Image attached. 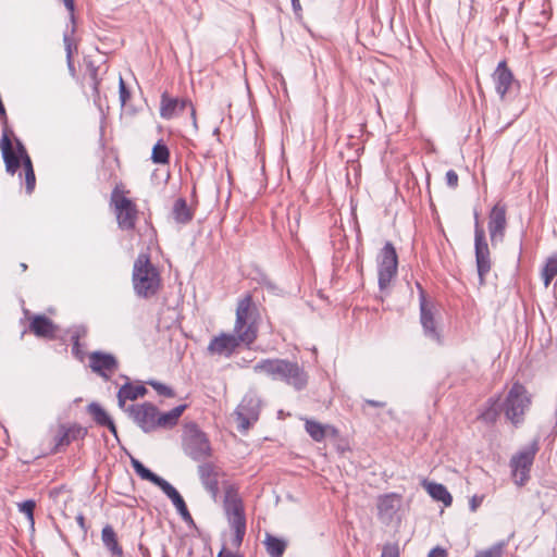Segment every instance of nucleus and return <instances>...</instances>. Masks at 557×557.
Instances as JSON below:
<instances>
[{
  "instance_id": "3c124183",
  "label": "nucleus",
  "mask_w": 557,
  "mask_h": 557,
  "mask_svg": "<svg viewBox=\"0 0 557 557\" xmlns=\"http://www.w3.org/2000/svg\"><path fill=\"white\" fill-rule=\"evenodd\" d=\"M502 556V546L494 547L490 549V557H500Z\"/></svg>"
},
{
  "instance_id": "72a5a7b5",
  "label": "nucleus",
  "mask_w": 557,
  "mask_h": 557,
  "mask_svg": "<svg viewBox=\"0 0 557 557\" xmlns=\"http://www.w3.org/2000/svg\"><path fill=\"white\" fill-rule=\"evenodd\" d=\"M308 434L315 441L321 442L325 437V426L320 422L307 420L305 424Z\"/></svg>"
},
{
  "instance_id": "f03ea898",
  "label": "nucleus",
  "mask_w": 557,
  "mask_h": 557,
  "mask_svg": "<svg viewBox=\"0 0 557 557\" xmlns=\"http://www.w3.org/2000/svg\"><path fill=\"white\" fill-rule=\"evenodd\" d=\"M258 319L259 312L252 300V296L251 294H246L237 302L236 318L232 333L242 346L250 348L257 339L259 330Z\"/></svg>"
},
{
  "instance_id": "1a4fd4ad",
  "label": "nucleus",
  "mask_w": 557,
  "mask_h": 557,
  "mask_svg": "<svg viewBox=\"0 0 557 557\" xmlns=\"http://www.w3.org/2000/svg\"><path fill=\"white\" fill-rule=\"evenodd\" d=\"M16 143V151L13 150L12 141L7 133V126L4 127V132L2 134L0 140V148L2 150V157L5 164V171L9 174H15L21 163L25 161L26 158H30L26 151L25 146L22 144L20 139H15Z\"/></svg>"
},
{
  "instance_id": "8fccbe9b",
  "label": "nucleus",
  "mask_w": 557,
  "mask_h": 557,
  "mask_svg": "<svg viewBox=\"0 0 557 557\" xmlns=\"http://www.w3.org/2000/svg\"><path fill=\"white\" fill-rule=\"evenodd\" d=\"M86 333H87L86 327H84V326H79V327H77V329L72 333V335H78V339H79L81 337L85 336V335H86Z\"/></svg>"
},
{
  "instance_id": "37998d69",
  "label": "nucleus",
  "mask_w": 557,
  "mask_h": 557,
  "mask_svg": "<svg viewBox=\"0 0 557 557\" xmlns=\"http://www.w3.org/2000/svg\"><path fill=\"white\" fill-rule=\"evenodd\" d=\"M73 346H72V352L73 355L79 359L81 361L84 359V352L81 350V345L78 342V335H72L71 336Z\"/></svg>"
},
{
  "instance_id": "0eeeda50",
  "label": "nucleus",
  "mask_w": 557,
  "mask_h": 557,
  "mask_svg": "<svg viewBox=\"0 0 557 557\" xmlns=\"http://www.w3.org/2000/svg\"><path fill=\"white\" fill-rule=\"evenodd\" d=\"M110 203L114 209L119 227L123 231L134 230L138 219L137 206L125 197L119 187L112 190Z\"/></svg>"
},
{
  "instance_id": "5fc2aeb1",
  "label": "nucleus",
  "mask_w": 557,
  "mask_h": 557,
  "mask_svg": "<svg viewBox=\"0 0 557 557\" xmlns=\"http://www.w3.org/2000/svg\"><path fill=\"white\" fill-rule=\"evenodd\" d=\"M77 523L84 529L85 528V519L82 515H79L77 518Z\"/></svg>"
},
{
  "instance_id": "13d9d810",
  "label": "nucleus",
  "mask_w": 557,
  "mask_h": 557,
  "mask_svg": "<svg viewBox=\"0 0 557 557\" xmlns=\"http://www.w3.org/2000/svg\"><path fill=\"white\" fill-rule=\"evenodd\" d=\"M122 0H114V3L119 4Z\"/></svg>"
},
{
  "instance_id": "c85d7f7f",
  "label": "nucleus",
  "mask_w": 557,
  "mask_h": 557,
  "mask_svg": "<svg viewBox=\"0 0 557 557\" xmlns=\"http://www.w3.org/2000/svg\"><path fill=\"white\" fill-rule=\"evenodd\" d=\"M173 219L180 224H186L193 219V213L184 198H178L172 209Z\"/></svg>"
},
{
  "instance_id": "4c0bfd02",
  "label": "nucleus",
  "mask_w": 557,
  "mask_h": 557,
  "mask_svg": "<svg viewBox=\"0 0 557 557\" xmlns=\"http://www.w3.org/2000/svg\"><path fill=\"white\" fill-rule=\"evenodd\" d=\"M234 531V544L239 546L244 540L246 533V522L230 524Z\"/></svg>"
},
{
  "instance_id": "423d86ee",
  "label": "nucleus",
  "mask_w": 557,
  "mask_h": 557,
  "mask_svg": "<svg viewBox=\"0 0 557 557\" xmlns=\"http://www.w3.org/2000/svg\"><path fill=\"white\" fill-rule=\"evenodd\" d=\"M183 446L185 454L195 461H202L212 455L210 441L197 424H189L184 434Z\"/></svg>"
},
{
  "instance_id": "f704fd0d",
  "label": "nucleus",
  "mask_w": 557,
  "mask_h": 557,
  "mask_svg": "<svg viewBox=\"0 0 557 557\" xmlns=\"http://www.w3.org/2000/svg\"><path fill=\"white\" fill-rule=\"evenodd\" d=\"M132 467L135 472L144 480L150 481L151 483L157 482L159 475L146 468L138 459L132 458Z\"/></svg>"
},
{
  "instance_id": "09e8293b",
  "label": "nucleus",
  "mask_w": 557,
  "mask_h": 557,
  "mask_svg": "<svg viewBox=\"0 0 557 557\" xmlns=\"http://www.w3.org/2000/svg\"><path fill=\"white\" fill-rule=\"evenodd\" d=\"M364 403L369 406H373V407H384L385 406V403L383 401H377V400H373V399H366Z\"/></svg>"
},
{
  "instance_id": "58836bf2",
  "label": "nucleus",
  "mask_w": 557,
  "mask_h": 557,
  "mask_svg": "<svg viewBox=\"0 0 557 557\" xmlns=\"http://www.w3.org/2000/svg\"><path fill=\"white\" fill-rule=\"evenodd\" d=\"M35 507H36V503L33 499H27V500L18 504L20 511L23 512L32 523H34Z\"/></svg>"
},
{
  "instance_id": "a19ab883",
  "label": "nucleus",
  "mask_w": 557,
  "mask_h": 557,
  "mask_svg": "<svg viewBox=\"0 0 557 557\" xmlns=\"http://www.w3.org/2000/svg\"><path fill=\"white\" fill-rule=\"evenodd\" d=\"M63 42H64V46H65L66 61H67L69 69L71 71H74V65H73V60H72V55H73V51H72L73 41H72L71 37L67 34H64Z\"/></svg>"
},
{
  "instance_id": "ddd939ff",
  "label": "nucleus",
  "mask_w": 557,
  "mask_h": 557,
  "mask_svg": "<svg viewBox=\"0 0 557 557\" xmlns=\"http://www.w3.org/2000/svg\"><path fill=\"white\" fill-rule=\"evenodd\" d=\"M129 414L135 423L146 433L157 429L158 408L150 404L144 403L129 407Z\"/></svg>"
},
{
  "instance_id": "79ce46f5",
  "label": "nucleus",
  "mask_w": 557,
  "mask_h": 557,
  "mask_svg": "<svg viewBox=\"0 0 557 557\" xmlns=\"http://www.w3.org/2000/svg\"><path fill=\"white\" fill-rule=\"evenodd\" d=\"M381 557H399L398 546L396 544L384 545Z\"/></svg>"
},
{
  "instance_id": "a211bd4d",
  "label": "nucleus",
  "mask_w": 557,
  "mask_h": 557,
  "mask_svg": "<svg viewBox=\"0 0 557 557\" xmlns=\"http://www.w3.org/2000/svg\"><path fill=\"white\" fill-rule=\"evenodd\" d=\"M242 345L237 342V339L232 335V333L222 332L218 336H214L207 349L210 355L231 357L238 347Z\"/></svg>"
},
{
  "instance_id": "f8f14e48",
  "label": "nucleus",
  "mask_w": 557,
  "mask_h": 557,
  "mask_svg": "<svg viewBox=\"0 0 557 557\" xmlns=\"http://www.w3.org/2000/svg\"><path fill=\"white\" fill-rule=\"evenodd\" d=\"M475 230H474V250H475V263L476 273L479 278V285H484V275L487 271V244L485 242V232L483 226L479 222V214L474 212Z\"/></svg>"
},
{
  "instance_id": "4be33fe9",
  "label": "nucleus",
  "mask_w": 557,
  "mask_h": 557,
  "mask_svg": "<svg viewBox=\"0 0 557 557\" xmlns=\"http://www.w3.org/2000/svg\"><path fill=\"white\" fill-rule=\"evenodd\" d=\"M506 206L496 203L490 212V234L493 242L502 240L506 228Z\"/></svg>"
},
{
  "instance_id": "603ef678",
  "label": "nucleus",
  "mask_w": 557,
  "mask_h": 557,
  "mask_svg": "<svg viewBox=\"0 0 557 557\" xmlns=\"http://www.w3.org/2000/svg\"><path fill=\"white\" fill-rule=\"evenodd\" d=\"M63 3L71 13L74 12V0H63Z\"/></svg>"
},
{
  "instance_id": "9d476101",
  "label": "nucleus",
  "mask_w": 557,
  "mask_h": 557,
  "mask_svg": "<svg viewBox=\"0 0 557 557\" xmlns=\"http://www.w3.org/2000/svg\"><path fill=\"white\" fill-rule=\"evenodd\" d=\"M261 400L258 396L246 395L236 409L238 429L246 432L259 419Z\"/></svg>"
},
{
  "instance_id": "6ab92c4d",
  "label": "nucleus",
  "mask_w": 557,
  "mask_h": 557,
  "mask_svg": "<svg viewBox=\"0 0 557 557\" xmlns=\"http://www.w3.org/2000/svg\"><path fill=\"white\" fill-rule=\"evenodd\" d=\"M198 475L205 490L216 500L219 495V470L211 462H203L198 466Z\"/></svg>"
},
{
  "instance_id": "cd10ccee",
  "label": "nucleus",
  "mask_w": 557,
  "mask_h": 557,
  "mask_svg": "<svg viewBox=\"0 0 557 557\" xmlns=\"http://www.w3.org/2000/svg\"><path fill=\"white\" fill-rule=\"evenodd\" d=\"M101 539L104 547L114 556L122 557L123 549L120 546L116 534L111 525H106L101 532Z\"/></svg>"
},
{
  "instance_id": "c9c22d12",
  "label": "nucleus",
  "mask_w": 557,
  "mask_h": 557,
  "mask_svg": "<svg viewBox=\"0 0 557 557\" xmlns=\"http://www.w3.org/2000/svg\"><path fill=\"white\" fill-rule=\"evenodd\" d=\"M170 499L172 500L176 510L178 511V513L182 516V518L184 520L191 519V516L187 509V506L178 492L174 496H172Z\"/></svg>"
},
{
  "instance_id": "aec40b11",
  "label": "nucleus",
  "mask_w": 557,
  "mask_h": 557,
  "mask_svg": "<svg viewBox=\"0 0 557 557\" xmlns=\"http://www.w3.org/2000/svg\"><path fill=\"white\" fill-rule=\"evenodd\" d=\"M493 81L495 90L502 99H504L506 94L510 92L517 85V82L505 61L498 63L493 74Z\"/></svg>"
},
{
  "instance_id": "b1692460",
  "label": "nucleus",
  "mask_w": 557,
  "mask_h": 557,
  "mask_svg": "<svg viewBox=\"0 0 557 557\" xmlns=\"http://www.w3.org/2000/svg\"><path fill=\"white\" fill-rule=\"evenodd\" d=\"M87 412L91 416L92 420L100 426H107L110 432L116 436V426L108 414V412L96 401L90 403L87 406Z\"/></svg>"
},
{
  "instance_id": "2f4dec72",
  "label": "nucleus",
  "mask_w": 557,
  "mask_h": 557,
  "mask_svg": "<svg viewBox=\"0 0 557 557\" xmlns=\"http://www.w3.org/2000/svg\"><path fill=\"white\" fill-rule=\"evenodd\" d=\"M170 159V151L166 145L162 141H158L153 148L151 153V160L157 164H166Z\"/></svg>"
},
{
  "instance_id": "39448f33",
  "label": "nucleus",
  "mask_w": 557,
  "mask_h": 557,
  "mask_svg": "<svg viewBox=\"0 0 557 557\" xmlns=\"http://www.w3.org/2000/svg\"><path fill=\"white\" fill-rule=\"evenodd\" d=\"M540 449L539 441L534 440L530 445L512 455L509 466L511 478L518 486L524 485L530 479V471Z\"/></svg>"
},
{
  "instance_id": "de8ad7c7",
  "label": "nucleus",
  "mask_w": 557,
  "mask_h": 557,
  "mask_svg": "<svg viewBox=\"0 0 557 557\" xmlns=\"http://www.w3.org/2000/svg\"><path fill=\"white\" fill-rule=\"evenodd\" d=\"M482 500H483V497H480V498L476 496L472 497V499L470 500L471 510L474 511L481 505Z\"/></svg>"
},
{
  "instance_id": "6e6d98bb",
  "label": "nucleus",
  "mask_w": 557,
  "mask_h": 557,
  "mask_svg": "<svg viewBox=\"0 0 557 557\" xmlns=\"http://www.w3.org/2000/svg\"><path fill=\"white\" fill-rule=\"evenodd\" d=\"M292 5H293L295 11L300 9L299 0H292Z\"/></svg>"
},
{
  "instance_id": "7ed1b4c3",
  "label": "nucleus",
  "mask_w": 557,
  "mask_h": 557,
  "mask_svg": "<svg viewBox=\"0 0 557 557\" xmlns=\"http://www.w3.org/2000/svg\"><path fill=\"white\" fill-rule=\"evenodd\" d=\"M132 282L138 297L149 298L157 294L161 278L148 253H139L134 262Z\"/></svg>"
},
{
  "instance_id": "a878e982",
  "label": "nucleus",
  "mask_w": 557,
  "mask_h": 557,
  "mask_svg": "<svg viewBox=\"0 0 557 557\" xmlns=\"http://www.w3.org/2000/svg\"><path fill=\"white\" fill-rule=\"evenodd\" d=\"M423 486L428 491L429 495L437 500L444 504V506L448 507L453 503V497L446 486H444L441 483L435 482H424Z\"/></svg>"
},
{
  "instance_id": "9b49d317",
  "label": "nucleus",
  "mask_w": 557,
  "mask_h": 557,
  "mask_svg": "<svg viewBox=\"0 0 557 557\" xmlns=\"http://www.w3.org/2000/svg\"><path fill=\"white\" fill-rule=\"evenodd\" d=\"M420 289V322L423 327L424 335L432 341L441 343V334L436 326L434 305L426 300V296L421 285L417 284Z\"/></svg>"
},
{
  "instance_id": "c756f323",
  "label": "nucleus",
  "mask_w": 557,
  "mask_h": 557,
  "mask_svg": "<svg viewBox=\"0 0 557 557\" xmlns=\"http://www.w3.org/2000/svg\"><path fill=\"white\" fill-rule=\"evenodd\" d=\"M264 545L270 557H282L286 549V542L270 533L265 534Z\"/></svg>"
},
{
  "instance_id": "393cba45",
  "label": "nucleus",
  "mask_w": 557,
  "mask_h": 557,
  "mask_svg": "<svg viewBox=\"0 0 557 557\" xmlns=\"http://www.w3.org/2000/svg\"><path fill=\"white\" fill-rule=\"evenodd\" d=\"M146 393L147 388L144 385H132L131 383H125L117 392L119 406L123 408L126 400H135L138 397L145 396Z\"/></svg>"
},
{
  "instance_id": "e433bc0d",
  "label": "nucleus",
  "mask_w": 557,
  "mask_h": 557,
  "mask_svg": "<svg viewBox=\"0 0 557 557\" xmlns=\"http://www.w3.org/2000/svg\"><path fill=\"white\" fill-rule=\"evenodd\" d=\"M148 384L161 396H164V397H174L175 396L174 391L170 386H168L161 382L149 381Z\"/></svg>"
},
{
  "instance_id": "4d7b16f0",
  "label": "nucleus",
  "mask_w": 557,
  "mask_h": 557,
  "mask_svg": "<svg viewBox=\"0 0 557 557\" xmlns=\"http://www.w3.org/2000/svg\"><path fill=\"white\" fill-rule=\"evenodd\" d=\"M475 557H487V550H481L479 552Z\"/></svg>"
},
{
  "instance_id": "7c9ffc66",
  "label": "nucleus",
  "mask_w": 557,
  "mask_h": 557,
  "mask_svg": "<svg viewBox=\"0 0 557 557\" xmlns=\"http://www.w3.org/2000/svg\"><path fill=\"white\" fill-rule=\"evenodd\" d=\"M557 275V256L549 257L542 270L541 276L544 286L547 288L553 278Z\"/></svg>"
},
{
  "instance_id": "dca6fc26",
  "label": "nucleus",
  "mask_w": 557,
  "mask_h": 557,
  "mask_svg": "<svg viewBox=\"0 0 557 557\" xmlns=\"http://www.w3.org/2000/svg\"><path fill=\"white\" fill-rule=\"evenodd\" d=\"M89 367L106 381L116 371L119 363L112 354L103 351H92L89 355Z\"/></svg>"
},
{
  "instance_id": "6e6552de",
  "label": "nucleus",
  "mask_w": 557,
  "mask_h": 557,
  "mask_svg": "<svg viewBox=\"0 0 557 557\" xmlns=\"http://www.w3.org/2000/svg\"><path fill=\"white\" fill-rule=\"evenodd\" d=\"M377 284L381 292L386 290L397 274L398 257L394 245L386 242L377 255Z\"/></svg>"
},
{
  "instance_id": "a18cd8bd",
  "label": "nucleus",
  "mask_w": 557,
  "mask_h": 557,
  "mask_svg": "<svg viewBox=\"0 0 557 557\" xmlns=\"http://www.w3.org/2000/svg\"><path fill=\"white\" fill-rule=\"evenodd\" d=\"M128 96H129V94L126 89V86H125L123 79L121 78L120 79V98H121V101L123 104L126 102V99L128 98Z\"/></svg>"
},
{
  "instance_id": "20e7f679",
  "label": "nucleus",
  "mask_w": 557,
  "mask_h": 557,
  "mask_svg": "<svg viewBox=\"0 0 557 557\" xmlns=\"http://www.w3.org/2000/svg\"><path fill=\"white\" fill-rule=\"evenodd\" d=\"M531 406L532 395L528 388L520 382H515L503 405L506 419L515 426L520 425L524 421V416Z\"/></svg>"
},
{
  "instance_id": "2eb2a0df",
  "label": "nucleus",
  "mask_w": 557,
  "mask_h": 557,
  "mask_svg": "<svg viewBox=\"0 0 557 557\" xmlns=\"http://www.w3.org/2000/svg\"><path fill=\"white\" fill-rule=\"evenodd\" d=\"M224 511L230 524L246 522L243 499L233 486L225 490Z\"/></svg>"
},
{
  "instance_id": "864d4df0",
  "label": "nucleus",
  "mask_w": 557,
  "mask_h": 557,
  "mask_svg": "<svg viewBox=\"0 0 557 557\" xmlns=\"http://www.w3.org/2000/svg\"><path fill=\"white\" fill-rule=\"evenodd\" d=\"M218 557H242L239 555H236V554H233L231 552H227V553H224L223 550L220 552V554L218 555Z\"/></svg>"
},
{
  "instance_id": "473e14b6",
  "label": "nucleus",
  "mask_w": 557,
  "mask_h": 557,
  "mask_svg": "<svg viewBox=\"0 0 557 557\" xmlns=\"http://www.w3.org/2000/svg\"><path fill=\"white\" fill-rule=\"evenodd\" d=\"M24 172H25V188L26 193L30 195L36 186V176L33 168V163L30 158H26L25 161L22 162Z\"/></svg>"
},
{
  "instance_id": "ea45409f",
  "label": "nucleus",
  "mask_w": 557,
  "mask_h": 557,
  "mask_svg": "<svg viewBox=\"0 0 557 557\" xmlns=\"http://www.w3.org/2000/svg\"><path fill=\"white\" fill-rule=\"evenodd\" d=\"M153 484L159 486L169 498L177 493V490L161 476H158L157 482H153Z\"/></svg>"
},
{
  "instance_id": "4468645a",
  "label": "nucleus",
  "mask_w": 557,
  "mask_h": 557,
  "mask_svg": "<svg viewBox=\"0 0 557 557\" xmlns=\"http://www.w3.org/2000/svg\"><path fill=\"white\" fill-rule=\"evenodd\" d=\"M186 108L190 109V115L194 126H197L196 110L188 99L171 98L168 94H162L160 103V115L162 119L171 120L178 113L183 112Z\"/></svg>"
},
{
  "instance_id": "f3484780",
  "label": "nucleus",
  "mask_w": 557,
  "mask_h": 557,
  "mask_svg": "<svg viewBox=\"0 0 557 557\" xmlns=\"http://www.w3.org/2000/svg\"><path fill=\"white\" fill-rule=\"evenodd\" d=\"M403 497L396 493L380 495L376 502L377 517L384 523L393 521L401 507Z\"/></svg>"
},
{
  "instance_id": "c03bdc74",
  "label": "nucleus",
  "mask_w": 557,
  "mask_h": 557,
  "mask_svg": "<svg viewBox=\"0 0 557 557\" xmlns=\"http://www.w3.org/2000/svg\"><path fill=\"white\" fill-rule=\"evenodd\" d=\"M445 178H446V184L449 187H451V188L457 187V185H458V174L454 170L447 171Z\"/></svg>"
},
{
  "instance_id": "412c9836",
  "label": "nucleus",
  "mask_w": 557,
  "mask_h": 557,
  "mask_svg": "<svg viewBox=\"0 0 557 557\" xmlns=\"http://www.w3.org/2000/svg\"><path fill=\"white\" fill-rule=\"evenodd\" d=\"M87 433V429L77 423L71 425H60L55 436V450H59L63 446L70 445L74 441L83 440Z\"/></svg>"
},
{
  "instance_id": "bb28decb",
  "label": "nucleus",
  "mask_w": 557,
  "mask_h": 557,
  "mask_svg": "<svg viewBox=\"0 0 557 557\" xmlns=\"http://www.w3.org/2000/svg\"><path fill=\"white\" fill-rule=\"evenodd\" d=\"M186 407V405H180L164 413L158 411L157 428L169 429L176 425Z\"/></svg>"
},
{
  "instance_id": "5701e85b",
  "label": "nucleus",
  "mask_w": 557,
  "mask_h": 557,
  "mask_svg": "<svg viewBox=\"0 0 557 557\" xmlns=\"http://www.w3.org/2000/svg\"><path fill=\"white\" fill-rule=\"evenodd\" d=\"M58 326L44 314L34 315L29 323V331L39 338L53 339Z\"/></svg>"
},
{
  "instance_id": "f257e3e1",
  "label": "nucleus",
  "mask_w": 557,
  "mask_h": 557,
  "mask_svg": "<svg viewBox=\"0 0 557 557\" xmlns=\"http://www.w3.org/2000/svg\"><path fill=\"white\" fill-rule=\"evenodd\" d=\"M252 370L256 374H264L273 381H281L293 386L296 391L306 388L308 384V373L295 361L281 358L261 359L253 364Z\"/></svg>"
},
{
  "instance_id": "49530a36",
  "label": "nucleus",
  "mask_w": 557,
  "mask_h": 557,
  "mask_svg": "<svg viewBox=\"0 0 557 557\" xmlns=\"http://www.w3.org/2000/svg\"><path fill=\"white\" fill-rule=\"evenodd\" d=\"M428 557H447L446 550L440 547L433 548Z\"/></svg>"
}]
</instances>
